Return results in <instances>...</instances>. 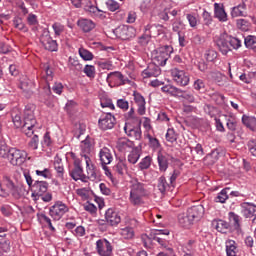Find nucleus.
Returning <instances> with one entry per match:
<instances>
[{"label":"nucleus","instance_id":"1","mask_svg":"<svg viewBox=\"0 0 256 256\" xmlns=\"http://www.w3.org/2000/svg\"><path fill=\"white\" fill-rule=\"evenodd\" d=\"M171 53H173V46L165 45L159 47L152 52V61L160 67H165L171 57Z\"/></svg>","mask_w":256,"mask_h":256},{"label":"nucleus","instance_id":"2","mask_svg":"<svg viewBox=\"0 0 256 256\" xmlns=\"http://www.w3.org/2000/svg\"><path fill=\"white\" fill-rule=\"evenodd\" d=\"M145 195H147L145 184L136 181L131 186L129 201L132 205H141Z\"/></svg>","mask_w":256,"mask_h":256},{"label":"nucleus","instance_id":"3","mask_svg":"<svg viewBox=\"0 0 256 256\" xmlns=\"http://www.w3.org/2000/svg\"><path fill=\"white\" fill-rule=\"evenodd\" d=\"M114 35L122 41H129L137 35V30L133 26L121 25L113 30Z\"/></svg>","mask_w":256,"mask_h":256},{"label":"nucleus","instance_id":"4","mask_svg":"<svg viewBox=\"0 0 256 256\" xmlns=\"http://www.w3.org/2000/svg\"><path fill=\"white\" fill-rule=\"evenodd\" d=\"M95 141L93 138L87 136L85 140L81 142V159H84L86 165L91 163V153L93 152V146Z\"/></svg>","mask_w":256,"mask_h":256},{"label":"nucleus","instance_id":"5","mask_svg":"<svg viewBox=\"0 0 256 256\" xmlns=\"http://www.w3.org/2000/svg\"><path fill=\"white\" fill-rule=\"evenodd\" d=\"M65 213H69V207L61 201L56 202L49 208V215L54 221H60Z\"/></svg>","mask_w":256,"mask_h":256},{"label":"nucleus","instance_id":"6","mask_svg":"<svg viewBox=\"0 0 256 256\" xmlns=\"http://www.w3.org/2000/svg\"><path fill=\"white\" fill-rule=\"evenodd\" d=\"M8 161L11 165H23L27 161V152L16 148H11L8 154Z\"/></svg>","mask_w":256,"mask_h":256},{"label":"nucleus","instance_id":"7","mask_svg":"<svg viewBox=\"0 0 256 256\" xmlns=\"http://www.w3.org/2000/svg\"><path fill=\"white\" fill-rule=\"evenodd\" d=\"M40 43L47 51H57L58 49L57 41L53 40L48 29L43 30L42 35L40 36Z\"/></svg>","mask_w":256,"mask_h":256},{"label":"nucleus","instance_id":"8","mask_svg":"<svg viewBox=\"0 0 256 256\" xmlns=\"http://www.w3.org/2000/svg\"><path fill=\"white\" fill-rule=\"evenodd\" d=\"M83 159L75 158L74 159V169L70 171V176L74 181H83V183H87V176L83 174V167L81 166V162Z\"/></svg>","mask_w":256,"mask_h":256},{"label":"nucleus","instance_id":"9","mask_svg":"<svg viewBox=\"0 0 256 256\" xmlns=\"http://www.w3.org/2000/svg\"><path fill=\"white\" fill-rule=\"evenodd\" d=\"M115 123H117V120L111 113L103 114L98 120V126L102 131L113 129L115 127Z\"/></svg>","mask_w":256,"mask_h":256},{"label":"nucleus","instance_id":"10","mask_svg":"<svg viewBox=\"0 0 256 256\" xmlns=\"http://www.w3.org/2000/svg\"><path fill=\"white\" fill-rule=\"evenodd\" d=\"M171 75L173 80L180 87H187L189 85V74L184 70H179V68H174L171 70Z\"/></svg>","mask_w":256,"mask_h":256},{"label":"nucleus","instance_id":"11","mask_svg":"<svg viewBox=\"0 0 256 256\" xmlns=\"http://www.w3.org/2000/svg\"><path fill=\"white\" fill-rule=\"evenodd\" d=\"M96 251L100 256L113 255V247L107 239H100L96 242Z\"/></svg>","mask_w":256,"mask_h":256},{"label":"nucleus","instance_id":"12","mask_svg":"<svg viewBox=\"0 0 256 256\" xmlns=\"http://www.w3.org/2000/svg\"><path fill=\"white\" fill-rule=\"evenodd\" d=\"M49 189V183L47 181H35L31 191H32V197H43L45 195V192Z\"/></svg>","mask_w":256,"mask_h":256},{"label":"nucleus","instance_id":"13","mask_svg":"<svg viewBox=\"0 0 256 256\" xmlns=\"http://www.w3.org/2000/svg\"><path fill=\"white\" fill-rule=\"evenodd\" d=\"M35 125H37V120L35 118L24 117L22 133H24L26 137H31L33 133H35V130H33Z\"/></svg>","mask_w":256,"mask_h":256},{"label":"nucleus","instance_id":"14","mask_svg":"<svg viewBox=\"0 0 256 256\" xmlns=\"http://www.w3.org/2000/svg\"><path fill=\"white\" fill-rule=\"evenodd\" d=\"M216 46L222 55H227V53L231 51V46H229V36L227 34H221L216 39Z\"/></svg>","mask_w":256,"mask_h":256},{"label":"nucleus","instance_id":"15","mask_svg":"<svg viewBox=\"0 0 256 256\" xmlns=\"http://www.w3.org/2000/svg\"><path fill=\"white\" fill-rule=\"evenodd\" d=\"M187 212L192 221L197 223V221H201V219H203V215H205V208L203 205H196L188 208Z\"/></svg>","mask_w":256,"mask_h":256},{"label":"nucleus","instance_id":"16","mask_svg":"<svg viewBox=\"0 0 256 256\" xmlns=\"http://www.w3.org/2000/svg\"><path fill=\"white\" fill-rule=\"evenodd\" d=\"M116 148L120 153H127V151H131V149H135V142L125 137L119 138L116 142Z\"/></svg>","mask_w":256,"mask_h":256},{"label":"nucleus","instance_id":"17","mask_svg":"<svg viewBox=\"0 0 256 256\" xmlns=\"http://www.w3.org/2000/svg\"><path fill=\"white\" fill-rule=\"evenodd\" d=\"M99 159L103 169H107V165H110L113 161V154L107 147H103L99 152Z\"/></svg>","mask_w":256,"mask_h":256},{"label":"nucleus","instance_id":"18","mask_svg":"<svg viewBox=\"0 0 256 256\" xmlns=\"http://www.w3.org/2000/svg\"><path fill=\"white\" fill-rule=\"evenodd\" d=\"M105 219L106 223L111 225V227H116V225H119L121 223V216L119 213L115 212L113 208H109L105 213Z\"/></svg>","mask_w":256,"mask_h":256},{"label":"nucleus","instance_id":"19","mask_svg":"<svg viewBox=\"0 0 256 256\" xmlns=\"http://www.w3.org/2000/svg\"><path fill=\"white\" fill-rule=\"evenodd\" d=\"M142 75L144 79L149 77H159V75H161V68L159 64H156L155 62L150 63L148 67L142 72Z\"/></svg>","mask_w":256,"mask_h":256},{"label":"nucleus","instance_id":"20","mask_svg":"<svg viewBox=\"0 0 256 256\" xmlns=\"http://www.w3.org/2000/svg\"><path fill=\"white\" fill-rule=\"evenodd\" d=\"M212 225L218 233H227L228 231H233L231 224L225 220H213Z\"/></svg>","mask_w":256,"mask_h":256},{"label":"nucleus","instance_id":"21","mask_svg":"<svg viewBox=\"0 0 256 256\" xmlns=\"http://www.w3.org/2000/svg\"><path fill=\"white\" fill-rule=\"evenodd\" d=\"M242 209V213L246 219H250L251 217H255L256 213V205L251 202H243L240 204Z\"/></svg>","mask_w":256,"mask_h":256},{"label":"nucleus","instance_id":"22","mask_svg":"<svg viewBox=\"0 0 256 256\" xmlns=\"http://www.w3.org/2000/svg\"><path fill=\"white\" fill-rule=\"evenodd\" d=\"M158 191H160V193H162V195H165L167 193V191H172L173 189H175V186L173 184L168 183L167 179L165 178V176H161L160 178H158Z\"/></svg>","mask_w":256,"mask_h":256},{"label":"nucleus","instance_id":"23","mask_svg":"<svg viewBox=\"0 0 256 256\" xmlns=\"http://www.w3.org/2000/svg\"><path fill=\"white\" fill-rule=\"evenodd\" d=\"M214 17L222 23H225V21H227V12H225V8L222 4H214Z\"/></svg>","mask_w":256,"mask_h":256},{"label":"nucleus","instance_id":"24","mask_svg":"<svg viewBox=\"0 0 256 256\" xmlns=\"http://www.w3.org/2000/svg\"><path fill=\"white\" fill-rule=\"evenodd\" d=\"M228 219L230 223H232V231H237V233H240L241 231V217L235 212H229L228 213Z\"/></svg>","mask_w":256,"mask_h":256},{"label":"nucleus","instance_id":"25","mask_svg":"<svg viewBox=\"0 0 256 256\" xmlns=\"http://www.w3.org/2000/svg\"><path fill=\"white\" fill-rule=\"evenodd\" d=\"M178 223L181 227H184V229H189V227H191L195 222L189 216V213L185 212L178 215Z\"/></svg>","mask_w":256,"mask_h":256},{"label":"nucleus","instance_id":"26","mask_svg":"<svg viewBox=\"0 0 256 256\" xmlns=\"http://www.w3.org/2000/svg\"><path fill=\"white\" fill-rule=\"evenodd\" d=\"M77 25L82 29V31H84V33H89L95 29V23L93 20L89 19H80L78 20Z\"/></svg>","mask_w":256,"mask_h":256},{"label":"nucleus","instance_id":"27","mask_svg":"<svg viewBox=\"0 0 256 256\" xmlns=\"http://www.w3.org/2000/svg\"><path fill=\"white\" fill-rule=\"evenodd\" d=\"M232 17H245L247 16V5L242 2L236 7L232 8L231 12Z\"/></svg>","mask_w":256,"mask_h":256},{"label":"nucleus","instance_id":"28","mask_svg":"<svg viewBox=\"0 0 256 256\" xmlns=\"http://www.w3.org/2000/svg\"><path fill=\"white\" fill-rule=\"evenodd\" d=\"M162 235H169V230H156L154 236L152 237L153 241H156L162 247H167V240L161 237Z\"/></svg>","mask_w":256,"mask_h":256},{"label":"nucleus","instance_id":"29","mask_svg":"<svg viewBox=\"0 0 256 256\" xmlns=\"http://www.w3.org/2000/svg\"><path fill=\"white\" fill-rule=\"evenodd\" d=\"M108 79H111V81H119V85L129 83V78L123 76L121 72H111L108 74Z\"/></svg>","mask_w":256,"mask_h":256},{"label":"nucleus","instance_id":"30","mask_svg":"<svg viewBox=\"0 0 256 256\" xmlns=\"http://www.w3.org/2000/svg\"><path fill=\"white\" fill-rule=\"evenodd\" d=\"M161 91L163 93H168V95H171L172 97H178V95H181V93H183V90L173 85H165L161 88Z\"/></svg>","mask_w":256,"mask_h":256},{"label":"nucleus","instance_id":"31","mask_svg":"<svg viewBox=\"0 0 256 256\" xmlns=\"http://www.w3.org/2000/svg\"><path fill=\"white\" fill-rule=\"evenodd\" d=\"M157 161L159 165V171L165 173L169 169V160L161 153H158Z\"/></svg>","mask_w":256,"mask_h":256},{"label":"nucleus","instance_id":"32","mask_svg":"<svg viewBox=\"0 0 256 256\" xmlns=\"http://www.w3.org/2000/svg\"><path fill=\"white\" fill-rule=\"evenodd\" d=\"M124 131L128 137H134L136 141H141L142 133H141V128H131L127 129V126H124Z\"/></svg>","mask_w":256,"mask_h":256},{"label":"nucleus","instance_id":"33","mask_svg":"<svg viewBox=\"0 0 256 256\" xmlns=\"http://www.w3.org/2000/svg\"><path fill=\"white\" fill-rule=\"evenodd\" d=\"M226 254L227 256H237V243L234 240L226 242Z\"/></svg>","mask_w":256,"mask_h":256},{"label":"nucleus","instance_id":"34","mask_svg":"<svg viewBox=\"0 0 256 256\" xmlns=\"http://www.w3.org/2000/svg\"><path fill=\"white\" fill-rule=\"evenodd\" d=\"M140 157H141V150L139 149V147H135L128 155V161L132 165H135V163H137V161H139Z\"/></svg>","mask_w":256,"mask_h":256},{"label":"nucleus","instance_id":"35","mask_svg":"<svg viewBox=\"0 0 256 256\" xmlns=\"http://www.w3.org/2000/svg\"><path fill=\"white\" fill-rule=\"evenodd\" d=\"M229 191H231L229 187L222 189L215 198L216 203H225L229 199Z\"/></svg>","mask_w":256,"mask_h":256},{"label":"nucleus","instance_id":"36","mask_svg":"<svg viewBox=\"0 0 256 256\" xmlns=\"http://www.w3.org/2000/svg\"><path fill=\"white\" fill-rule=\"evenodd\" d=\"M172 31H174V33H177L178 35L181 34V31H185V23H183L181 18H177L172 23Z\"/></svg>","mask_w":256,"mask_h":256},{"label":"nucleus","instance_id":"37","mask_svg":"<svg viewBox=\"0 0 256 256\" xmlns=\"http://www.w3.org/2000/svg\"><path fill=\"white\" fill-rule=\"evenodd\" d=\"M212 77H213L214 81H216V83H218V85L220 87H223V85H225V83H227V76H225L221 72H213Z\"/></svg>","mask_w":256,"mask_h":256},{"label":"nucleus","instance_id":"38","mask_svg":"<svg viewBox=\"0 0 256 256\" xmlns=\"http://www.w3.org/2000/svg\"><path fill=\"white\" fill-rule=\"evenodd\" d=\"M6 237L7 234L0 235V247L5 253H8V251H11V242Z\"/></svg>","mask_w":256,"mask_h":256},{"label":"nucleus","instance_id":"39","mask_svg":"<svg viewBox=\"0 0 256 256\" xmlns=\"http://www.w3.org/2000/svg\"><path fill=\"white\" fill-rule=\"evenodd\" d=\"M86 168H87V179H90V181H95V179H97V172L95 170V166L93 164H91V162L88 163V165L86 164Z\"/></svg>","mask_w":256,"mask_h":256},{"label":"nucleus","instance_id":"40","mask_svg":"<svg viewBox=\"0 0 256 256\" xmlns=\"http://www.w3.org/2000/svg\"><path fill=\"white\" fill-rule=\"evenodd\" d=\"M244 45L247 49H256V36H246L244 39Z\"/></svg>","mask_w":256,"mask_h":256},{"label":"nucleus","instance_id":"41","mask_svg":"<svg viewBox=\"0 0 256 256\" xmlns=\"http://www.w3.org/2000/svg\"><path fill=\"white\" fill-rule=\"evenodd\" d=\"M54 169L57 173V177L63 179V175H65V168L63 167V163L61 162V160H56L54 162Z\"/></svg>","mask_w":256,"mask_h":256},{"label":"nucleus","instance_id":"42","mask_svg":"<svg viewBox=\"0 0 256 256\" xmlns=\"http://www.w3.org/2000/svg\"><path fill=\"white\" fill-rule=\"evenodd\" d=\"M100 105L101 107L105 108L108 107V109H112L114 111L115 105L113 104V100L107 96H102L100 98Z\"/></svg>","mask_w":256,"mask_h":256},{"label":"nucleus","instance_id":"43","mask_svg":"<svg viewBox=\"0 0 256 256\" xmlns=\"http://www.w3.org/2000/svg\"><path fill=\"white\" fill-rule=\"evenodd\" d=\"M121 236L124 239H133L135 237V231L132 227H125L121 229Z\"/></svg>","mask_w":256,"mask_h":256},{"label":"nucleus","instance_id":"44","mask_svg":"<svg viewBox=\"0 0 256 256\" xmlns=\"http://www.w3.org/2000/svg\"><path fill=\"white\" fill-rule=\"evenodd\" d=\"M43 68L45 71L43 79H45L46 83H49V81H53V69H51V66H49V64H44Z\"/></svg>","mask_w":256,"mask_h":256},{"label":"nucleus","instance_id":"45","mask_svg":"<svg viewBox=\"0 0 256 256\" xmlns=\"http://www.w3.org/2000/svg\"><path fill=\"white\" fill-rule=\"evenodd\" d=\"M218 55L219 54L217 53V51H215L213 49H209V50H206L204 57H205L206 61L213 63V61H215V59H217Z\"/></svg>","mask_w":256,"mask_h":256},{"label":"nucleus","instance_id":"46","mask_svg":"<svg viewBox=\"0 0 256 256\" xmlns=\"http://www.w3.org/2000/svg\"><path fill=\"white\" fill-rule=\"evenodd\" d=\"M79 55L84 61H93V53L85 48L79 49Z\"/></svg>","mask_w":256,"mask_h":256},{"label":"nucleus","instance_id":"47","mask_svg":"<svg viewBox=\"0 0 256 256\" xmlns=\"http://www.w3.org/2000/svg\"><path fill=\"white\" fill-rule=\"evenodd\" d=\"M84 10L88 13L93 14L97 13L98 11H101L97 6L93 5V2H91V0H85Z\"/></svg>","mask_w":256,"mask_h":256},{"label":"nucleus","instance_id":"48","mask_svg":"<svg viewBox=\"0 0 256 256\" xmlns=\"http://www.w3.org/2000/svg\"><path fill=\"white\" fill-rule=\"evenodd\" d=\"M228 43L231 50L241 47V40L235 37L228 36Z\"/></svg>","mask_w":256,"mask_h":256},{"label":"nucleus","instance_id":"49","mask_svg":"<svg viewBox=\"0 0 256 256\" xmlns=\"http://www.w3.org/2000/svg\"><path fill=\"white\" fill-rule=\"evenodd\" d=\"M24 117L35 118V105L28 104L24 109Z\"/></svg>","mask_w":256,"mask_h":256},{"label":"nucleus","instance_id":"50","mask_svg":"<svg viewBox=\"0 0 256 256\" xmlns=\"http://www.w3.org/2000/svg\"><path fill=\"white\" fill-rule=\"evenodd\" d=\"M40 97L43 99V101H48V99L51 97V87L49 86V83L43 87Z\"/></svg>","mask_w":256,"mask_h":256},{"label":"nucleus","instance_id":"51","mask_svg":"<svg viewBox=\"0 0 256 256\" xmlns=\"http://www.w3.org/2000/svg\"><path fill=\"white\" fill-rule=\"evenodd\" d=\"M13 23L14 27L19 29V31H27V27H25V23H23V19H21V17H15Z\"/></svg>","mask_w":256,"mask_h":256},{"label":"nucleus","instance_id":"52","mask_svg":"<svg viewBox=\"0 0 256 256\" xmlns=\"http://www.w3.org/2000/svg\"><path fill=\"white\" fill-rule=\"evenodd\" d=\"M10 152H11V148H9L7 144L0 145V157H2L3 159H8Z\"/></svg>","mask_w":256,"mask_h":256},{"label":"nucleus","instance_id":"53","mask_svg":"<svg viewBox=\"0 0 256 256\" xmlns=\"http://www.w3.org/2000/svg\"><path fill=\"white\" fill-rule=\"evenodd\" d=\"M166 140L169 143H175V141H177V134L175 133V129L170 128V129L167 130Z\"/></svg>","mask_w":256,"mask_h":256},{"label":"nucleus","instance_id":"54","mask_svg":"<svg viewBox=\"0 0 256 256\" xmlns=\"http://www.w3.org/2000/svg\"><path fill=\"white\" fill-rule=\"evenodd\" d=\"M151 157L150 156H146L145 158H143L141 160V162L139 163V167L141 169V171L145 170V169H149V167H151Z\"/></svg>","mask_w":256,"mask_h":256},{"label":"nucleus","instance_id":"55","mask_svg":"<svg viewBox=\"0 0 256 256\" xmlns=\"http://www.w3.org/2000/svg\"><path fill=\"white\" fill-rule=\"evenodd\" d=\"M149 41H151V34L150 33H145L142 36L138 38V43L142 47H145V45L149 44Z\"/></svg>","mask_w":256,"mask_h":256},{"label":"nucleus","instance_id":"56","mask_svg":"<svg viewBox=\"0 0 256 256\" xmlns=\"http://www.w3.org/2000/svg\"><path fill=\"white\" fill-rule=\"evenodd\" d=\"M219 159V151L213 150L210 154L206 156V161H210V165H213L216 163V161Z\"/></svg>","mask_w":256,"mask_h":256},{"label":"nucleus","instance_id":"57","mask_svg":"<svg viewBox=\"0 0 256 256\" xmlns=\"http://www.w3.org/2000/svg\"><path fill=\"white\" fill-rule=\"evenodd\" d=\"M248 151L253 157H256V139H250L247 142Z\"/></svg>","mask_w":256,"mask_h":256},{"label":"nucleus","instance_id":"58","mask_svg":"<svg viewBox=\"0 0 256 256\" xmlns=\"http://www.w3.org/2000/svg\"><path fill=\"white\" fill-rule=\"evenodd\" d=\"M116 173H118L119 175H123V173H125V171H127V165L125 164V162L123 161H119L116 166L114 167Z\"/></svg>","mask_w":256,"mask_h":256},{"label":"nucleus","instance_id":"59","mask_svg":"<svg viewBox=\"0 0 256 256\" xmlns=\"http://www.w3.org/2000/svg\"><path fill=\"white\" fill-rule=\"evenodd\" d=\"M53 31L56 35V37H59L63 31H65V26H63L61 23L56 22L52 25Z\"/></svg>","mask_w":256,"mask_h":256},{"label":"nucleus","instance_id":"60","mask_svg":"<svg viewBox=\"0 0 256 256\" xmlns=\"http://www.w3.org/2000/svg\"><path fill=\"white\" fill-rule=\"evenodd\" d=\"M237 27H239V29L242 31H248L249 27H251V23L245 19H240L237 21Z\"/></svg>","mask_w":256,"mask_h":256},{"label":"nucleus","instance_id":"61","mask_svg":"<svg viewBox=\"0 0 256 256\" xmlns=\"http://www.w3.org/2000/svg\"><path fill=\"white\" fill-rule=\"evenodd\" d=\"M75 107H77L75 101H68L65 106L66 113H68V115H73V113H75Z\"/></svg>","mask_w":256,"mask_h":256},{"label":"nucleus","instance_id":"62","mask_svg":"<svg viewBox=\"0 0 256 256\" xmlns=\"http://www.w3.org/2000/svg\"><path fill=\"white\" fill-rule=\"evenodd\" d=\"M10 195H12L14 199H21L23 197V188L20 186L15 187L14 190L10 192Z\"/></svg>","mask_w":256,"mask_h":256},{"label":"nucleus","instance_id":"63","mask_svg":"<svg viewBox=\"0 0 256 256\" xmlns=\"http://www.w3.org/2000/svg\"><path fill=\"white\" fill-rule=\"evenodd\" d=\"M84 73L87 77L93 78L95 77V66L93 65H86L84 67Z\"/></svg>","mask_w":256,"mask_h":256},{"label":"nucleus","instance_id":"64","mask_svg":"<svg viewBox=\"0 0 256 256\" xmlns=\"http://www.w3.org/2000/svg\"><path fill=\"white\" fill-rule=\"evenodd\" d=\"M106 6L108 11L115 12L117 9H119V3H117L115 0H108L106 2Z\"/></svg>","mask_w":256,"mask_h":256}]
</instances>
